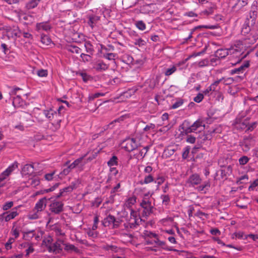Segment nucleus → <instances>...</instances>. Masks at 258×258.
<instances>
[{"label":"nucleus","mask_w":258,"mask_h":258,"mask_svg":"<svg viewBox=\"0 0 258 258\" xmlns=\"http://www.w3.org/2000/svg\"><path fill=\"white\" fill-rule=\"evenodd\" d=\"M140 144L136 139L128 138L122 142L121 146L125 151L131 152L137 149Z\"/></svg>","instance_id":"nucleus-1"},{"label":"nucleus","mask_w":258,"mask_h":258,"mask_svg":"<svg viewBox=\"0 0 258 258\" xmlns=\"http://www.w3.org/2000/svg\"><path fill=\"white\" fill-rule=\"evenodd\" d=\"M121 222V220L120 219H116L114 216L110 214L102 221V224L104 227L111 226L112 229L118 228Z\"/></svg>","instance_id":"nucleus-2"},{"label":"nucleus","mask_w":258,"mask_h":258,"mask_svg":"<svg viewBox=\"0 0 258 258\" xmlns=\"http://www.w3.org/2000/svg\"><path fill=\"white\" fill-rule=\"evenodd\" d=\"M205 128V124L202 120L198 119L192 125L189 127H182L183 133L185 135L189 134L191 133L195 132L196 130L199 128H201V130H204Z\"/></svg>","instance_id":"nucleus-3"},{"label":"nucleus","mask_w":258,"mask_h":258,"mask_svg":"<svg viewBox=\"0 0 258 258\" xmlns=\"http://www.w3.org/2000/svg\"><path fill=\"white\" fill-rule=\"evenodd\" d=\"M141 206L144 209L142 213L143 217H148L153 212V207L150 200H147L146 198L143 199Z\"/></svg>","instance_id":"nucleus-4"},{"label":"nucleus","mask_w":258,"mask_h":258,"mask_svg":"<svg viewBox=\"0 0 258 258\" xmlns=\"http://www.w3.org/2000/svg\"><path fill=\"white\" fill-rule=\"evenodd\" d=\"M63 206L62 202L54 200L49 205L50 210L55 214H59L63 211Z\"/></svg>","instance_id":"nucleus-5"},{"label":"nucleus","mask_w":258,"mask_h":258,"mask_svg":"<svg viewBox=\"0 0 258 258\" xmlns=\"http://www.w3.org/2000/svg\"><path fill=\"white\" fill-rule=\"evenodd\" d=\"M202 182V179L200 176L195 173L190 175L186 181V183L189 184V186H195V185L200 184Z\"/></svg>","instance_id":"nucleus-6"},{"label":"nucleus","mask_w":258,"mask_h":258,"mask_svg":"<svg viewBox=\"0 0 258 258\" xmlns=\"http://www.w3.org/2000/svg\"><path fill=\"white\" fill-rule=\"evenodd\" d=\"M199 132L200 134L197 136V139L199 140L201 143H202L207 140H210L212 139V134L215 133V131L213 130L209 133L201 132V131ZM196 136L198 135L197 133H196Z\"/></svg>","instance_id":"nucleus-7"},{"label":"nucleus","mask_w":258,"mask_h":258,"mask_svg":"<svg viewBox=\"0 0 258 258\" xmlns=\"http://www.w3.org/2000/svg\"><path fill=\"white\" fill-rule=\"evenodd\" d=\"M47 199L44 197L40 199L35 204V210H37V212H41L45 209L47 204Z\"/></svg>","instance_id":"nucleus-8"},{"label":"nucleus","mask_w":258,"mask_h":258,"mask_svg":"<svg viewBox=\"0 0 258 258\" xmlns=\"http://www.w3.org/2000/svg\"><path fill=\"white\" fill-rule=\"evenodd\" d=\"M258 39V33H254L252 32L244 39V43L245 44H254Z\"/></svg>","instance_id":"nucleus-9"},{"label":"nucleus","mask_w":258,"mask_h":258,"mask_svg":"<svg viewBox=\"0 0 258 258\" xmlns=\"http://www.w3.org/2000/svg\"><path fill=\"white\" fill-rule=\"evenodd\" d=\"M243 50V43L241 41H237L235 44L230 48V54H233L236 52H241Z\"/></svg>","instance_id":"nucleus-10"},{"label":"nucleus","mask_w":258,"mask_h":258,"mask_svg":"<svg viewBox=\"0 0 258 258\" xmlns=\"http://www.w3.org/2000/svg\"><path fill=\"white\" fill-rule=\"evenodd\" d=\"M108 64H106L102 60H99L94 65V68L98 72H102L108 69Z\"/></svg>","instance_id":"nucleus-11"},{"label":"nucleus","mask_w":258,"mask_h":258,"mask_svg":"<svg viewBox=\"0 0 258 258\" xmlns=\"http://www.w3.org/2000/svg\"><path fill=\"white\" fill-rule=\"evenodd\" d=\"M51 28V26L47 22L37 23L36 25V30L37 31H40V30L48 31L50 30Z\"/></svg>","instance_id":"nucleus-12"},{"label":"nucleus","mask_w":258,"mask_h":258,"mask_svg":"<svg viewBox=\"0 0 258 258\" xmlns=\"http://www.w3.org/2000/svg\"><path fill=\"white\" fill-rule=\"evenodd\" d=\"M249 66V61L248 60L245 61L244 63L240 67L231 70L230 74L232 75L235 74H239L240 73H243L245 69L248 68Z\"/></svg>","instance_id":"nucleus-13"},{"label":"nucleus","mask_w":258,"mask_h":258,"mask_svg":"<svg viewBox=\"0 0 258 258\" xmlns=\"http://www.w3.org/2000/svg\"><path fill=\"white\" fill-rule=\"evenodd\" d=\"M230 54V48L229 49H219L215 53L216 57L220 58H224L228 55Z\"/></svg>","instance_id":"nucleus-14"},{"label":"nucleus","mask_w":258,"mask_h":258,"mask_svg":"<svg viewBox=\"0 0 258 258\" xmlns=\"http://www.w3.org/2000/svg\"><path fill=\"white\" fill-rule=\"evenodd\" d=\"M256 16V11L255 10H251L249 13L246 22H248V24H250V25L254 24Z\"/></svg>","instance_id":"nucleus-15"},{"label":"nucleus","mask_w":258,"mask_h":258,"mask_svg":"<svg viewBox=\"0 0 258 258\" xmlns=\"http://www.w3.org/2000/svg\"><path fill=\"white\" fill-rule=\"evenodd\" d=\"M34 172V167L32 164H26L22 169L21 173L24 175H31Z\"/></svg>","instance_id":"nucleus-16"},{"label":"nucleus","mask_w":258,"mask_h":258,"mask_svg":"<svg viewBox=\"0 0 258 258\" xmlns=\"http://www.w3.org/2000/svg\"><path fill=\"white\" fill-rule=\"evenodd\" d=\"M2 215H4V218L5 221L8 222L15 218L18 215V213L16 209H13L9 214L7 212L3 213Z\"/></svg>","instance_id":"nucleus-17"},{"label":"nucleus","mask_w":258,"mask_h":258,"mask_svg":"<svg viewBox=\"0 0 258 258\" xmlns=\"http://www.w3.org/2000/svg\"><path fill=\"white\" fill-rule=\"evenodd\" d=\"M222 80L223 79H220L214 82L206 90H205L203 92V93L205 95H207L210 92L214 91L216 89V87H217L219 85V84L222 81Z\"/></svg>","instance_id":"nucleus-18"},{"label":"nucleus","mask_w":258,"mask_h":258,"mask_svg":"<svg viewBox=\"0 0 258 258\" xmlns=\"http://www.w3.org/2000/svg\"><path fill=\"white\" fill-rule=\"evenodd\" d=\"M248 120V117L246 118L244 120H242L238 116L236 118L235 122L237 124H239L241 128H244L245 127H247L249 124Z\"/></svg>","instance_id":"nucleus-19"},{"label":"nucleus","mask_w":258,"mask_h":258,"mask_svg":"<svg viewBox=\"0 0 258 258\" xmlns=\"http://www.w3.org/2000/svg\"><path fill=\"white\" fill-rule=\"evenodd\" d=\"M211 186V184L209 181H205L202 185L197 187V190L199 191L203 192V193H206L207 190H209Z\"/></svg>","instance_id":"nucleus-20"},{"label":"nucleus","mask_w":258,"mask_h":258,"mask_svg":"<svg viewBox=\"0 0 258 258\" xmlns=\"http://www.w3.org/2000/svg\"><path fill=\"white\" fill-rule=\"evenodd\" d=\"M43 113L49 120H51L54 118V116L57 115L56 111L52 110V109H50L49 110H44L43 111Z\"/></svg>","instance_id":"nucleus-21"},{"label":"nucleus","mask_w":258,"mask_h":258,"mask_svg":"<svg viewBox=\"0 0 258 258\" xmlns=\"http://www.w3.org/2000/svg\"><path fill=\"white\" fill-rule=\"evenodd\" d=\"M219 27L218 25H199L194 27L192 30V32H195L196 30L199 29L205 28V29H215Z\"/></svg>","instance_id":"nucleus-22"},{"label":"nucleus","mask_w":258,"mask_h":258,"mask_svg":"<svg viewBox=\"0 0 258 258\" xmlns=\"http://www.w3.org/2000/svg\"><path fill=\"white\" fill-rule=\"evenodd\" d=\"M64 250L66 251H74L77 253L80 252V250L73 244L67 243L64 244Z\"/></svg>","instance_id":"nucleus-23"},{"label":"nucleus","mask_w":258,"mask_h":258,"mask_svg":"<svg viewBox=\"0 0 258 258\" xmlns=\"http://www.w3.org/2000/svg\"><path fill=\"white\" fill-rule=\"evenodd\" d=\"M60 245L57 242H55L51 245L48 246V250L50 252H56L58 250L60 249Z\"/></svg>","instance_id":"nucleus-24"},{"label":"nucleus","mask_w":258,"mask_h":258,"mask_svg":"<svg viewBox=\"0 0 258 258\" xmlns=\"http://www.w3.org/2000/svg\"><path fill=\"white\" fill-rule=\"evenodd\" d=\"M177 70V68L175 66H171L170 68L164 69V75L166 76H169L175 72Z\"/></svg>","instance_id":"nucleus-25"},{"label":"nucleus","mask_w":258,"mask_h":258,"mask_svg":"<svg viewBox=\"0 0 258 258\" xmlns=\"http://www.w3.org/2000/svg\"><path fill=\"white\" fill-rule=\"evenodd\" d=\"M13 105L15 107H18L23 105V101L20 96L18 95L14 98Z\"/></svg>","instance_id":"nucleus-26"},{"label":"nucleus","mask_w":258,"mask_h":258,"mask_svg":"<svg viewBox=\"0 0 258 258\" xmlns=\"http://www.w3.org/2000/svg\"><path fill=\"white\" fill-rule=\"evenodd\" d=\"M40 212H37V210H35V209H33L32 211L29 213L28 215V218L31 220H35L39 218V215Z\"/></svg>","instance_id":"nucleus-27"},{"label":"nucleus","mask_w":258,"mask_h":258,"mask_svg":"<svg viewBox=\"0 0 258 258\" xmlns=\"http://www.w3.org/2000/svg\"><path fill=\"white\" fill-rule=\"evenodd\" d=\"M252 139V137L250 136L245 137L243 139V142L241 143V146L244 147L246 150H249L250 149V144L249 142Z\"/></svg>","instance_id":"nucleus-28"},{"label":"nucleus","mask_w":258,"mask_h":258,"mask_svg":"<svg viewBox=\"0 0 258 258\" xmlns=\"http://www.w3.org/2000/svg\"><path fill=\"white\" fill-rule=\"evenodd\" d=\"M22 33V32L21 30L19 29L18 27H13V28L12 29V35L11 36V37H13V35L15 37H20V34ZM8 37L9 39L10 38V36L8 35Z\"/></svg>","instance_id":"nucleus-29"},{"label":"nucleus","mask_w":258,"mask_h":258,"mask_svg":"<svg viewBox=\"0 0 258 258\" xmlns=\"http://www.w3.org/2000/svg\"><path fill=\"white\" fill-rule=\"evenodd\" d=\"M18 162L15 161L9 166L4 171L9 175L13 171L18 167Z\"/></svg>","instance_id":"nucleus-30"},{"label":"nucleus","mask_w":258,"mask_h":258,"mask_svg":"<svg viewBox=\"0 0 258 258\" xmlns=\"http://www.w3.org/2000/svg\"><path fill=\"white\" fill-rule=\"evenodd\" d=\"M223 79L222 81H223V84L225 85H228L231 84L235 79H241V77L240 76H236L235 78L229 77L227 78H222Z\"/></svg>","instance_id":"nucleus-31"},{"label":"nucleus","mask_w":258,"mask_h":258,"mask_svg":"<svg viewBox=\"0 0 258 258\" xmlns=\"http://www.w3.org/2000/svg\"><path fill=\"white\" fill-rule=\"evenodd\" d=\"M40 0H31L26 4V8L27 9H32L37 6Z\"/></svg>","instance_id":"nucleus-32"},{"label":"nucleus","mask_w":258,"mask_h":258,"mask_svg":"<svg viewBox=\"0 0 258 258\" xmlns=\"http://www.w3.org/2000/svg\"><path fill=\"white\" fill-rule=\"evenodd\" d=\"M67 49L72 53H75L76 54H79L80 53L81 49L78 46L75 45H68L67 47Z\"/></svg>","instance_id":"nucleus-33"},{"label":"nucleus","mask_w":258,"mask_h":258,"mask_svg":"<svg viewBox=\"0 0 258 258\" xmlns=\"http://www.w3.org/2000/svg\"><path fill=\"white\" fill-rule=\"evenodd\" d=\"M153 181V177L151 174H149L148 175L145 176L144 179L143 180L140 181L139 183L141 185H143L144 184L149 183Z\"/></svg>","instance_id":"nucleus-34"},{"label":"nucleus","mask_w":258,"mask_h":258,"mask_svg":"<svg viewBox=\"0 0 258 258\" xmlns=\"http://www.w3.org/2000/svg\"><path fill=\"white\" fill-rule=\"evenodd\" d=\"M248 0H237V2L234 4L233 8L241 9L247 4Z\"/></svg>","instance_id":"nucleus-35"},{"label":"nucleus","mask_w":258,"mask_h":258,"mask_svg":"<svg viewBox=\"0 0 258 258\" xmlns=\"http://www.w3.org/2000/svg\"><path fill=\"white\" fill-rule=\"evenodd\" d=\"M103 57L109 60H114L117 57V54L113 53H103Z\"/></svg>","instance_id":"nucleus-36"},{"label":"nucleus","mask_w":258,"mask_h":258,"mask_svg":"<svg viewBox=\"0 0 258 258\" xmlns=\"http://www.w3.org/2000/svg\"><path fill=\"white\" fill-rule=\"evenodd\" d=\"M41 41L42 43L48 45L51 42V40L47 35L42 34L41 35Z\"/></svg>","instance_id":"nucleus-37"},{"label":"nucleus","mask_w":258,"mask_h":258,"mask_svg":"<svg viewBox=\"0 0 258 258\" xmlns=\"http://www.w3.org/2000/svg\"><path fill=\"white\" fill-rule=\"evenodd\" d=\"M103 249L106 251L111 250L116 252L117 251V247L116 245L106 244L103 246Z\"/></svg>","instance_id":"nucleus-38"},{"label":"nucleus","mask_w":258,"mask_h":258,"mask_svg":"<svg viewBox=\"0 0 258 258\" xmlns=\"http://www.w3.org/2000/svg\"><path fill=\"white\" fill-rule=\"evenodd\" d=\"M118 158L116 156H113L107 162V165L109 167L117 165L118 164Z\"/></svg>","instance_id":"nucleus-39"},{"label":"nucleus","mask_w":258,"mask_h":258,"mask_svg":"<svg viewBox=\"0 0 258 258\" xmlns=\"http://www.w3.org/2000/svg\"><path fill=\"white\" fill-rule=\"evenodd\" d=\"M105 95L104 93H96L95 94H90L88 97V101L90 102L94 100L95 98L103 96Z\"/></svg>","instance_id":"nucleus-40"},{"label":"nucleus","mask_w":258,"mask_h":258,"mask_svg":"<svg viewBox=\"0 0 258 258\" xmlns=\"http://www.w3.org/2000/svg\"><path fill=\"white\" fill-rule=\"evenodd\" d=\"M183 102H184L183 99H182L181 98H177L176 99V101H175V102H174L172 104L171 108L172 109L177 108L179 107L180 106H181L183 104Z\"/></svg>","instance_id":"nucleus-41"},{"label":"nucleus","mask_w":258,"mask_h":258,"mask_svg":"<svg viewBox=\"0 0 258 258\" xmlns=\"http://www.w3.org/2000/svg\"><path fill=\"white\" fill-rule=\"evenodd\" d=\"M85 47L86 49V51L90 54H93L94 52V49L92 45L89 41L86 42L85 43Z\"/></svg>","instance_id":"nucleus-42"},{"label":"nucleus","mask_w":258,"mask_h":258,"mask_svg":"<svg viewBox=\"0 0 258 258\" xmlns=\"http://www.w3.org/2000/svg\"><path fill=\"white\" fill-rule=\"evenodd\" d=\"M245 23L246 24L244 25L241 30V33L244 35L248 34L250 31H251V28L250 27V24H248V22H245Z\"/></svg>","instance_id":"nucleus-43"},{"label":"nucleus","mask_w":258,"mask_h":258,"mask_svg":"<svg viewBox=\"0 0 258 258\" xmlns=\"http://www.w3.org/2000/svg\"><path fill=\"white\" fill-rule=\"evenodd\" d=\"M220 62V59L215 55L214 57L209 60V66H216Z\"/></svg>","instance_id":"nucleus-44"},{"label":"nucleus","mask_w":258,"mask_h":258,"mask_svg":"<svg viewBox=\"0 0 258 258\" xmlns=\"http://www.w3.org/2000/svg\"><path fill=\"white\" fill-rule=\"evenodd\" d=\"M216 6L213 4H211V6H210L208 9H206L204 11L203 13L207 15H210L214 13V10L216 9Z\"/></svg>","instance_id":"nucleus-45"},{"label":"nucleus","mask_w":258,"mask_h":258,"mask_svg":"<svg viewBox=\"0 0 258 258\" xmlns=\"http://www.w3.org/2000/svg\"><path fill=\"white\" fill-rule=\"evenodd\" d=\"M134 43L135 45H138L139 47H142L146 45V42L142 38H138L135 40Z\"/></svg>","instance_id":"nucleus-46"},{"label":"nucleus","mask_w":258,"mask_h":258,"mask_svg":"<svg viewBox=\"0 0 258 258\" xmlns=\"http://www.w3.org/2000/svg\"><path fill=\"white\" fill-rule=\"evenodd\" d=\"M120 187V184L118 183L117 185L114 186L111 191V195L110 197V199L112 200V203L113 202V198L115 196L114 194L117 191L118 189Z\"/></svg>","instance_id":"nucleus-47"},{"label":"nucleus","mask_w":258,"mask_h":258,"mask_svg":"<svg viewBox=\"0 0 258 258\" xmlns=\"http://www.w3.org/2000/svg\"><path fill=\"white\" fill-rule=\"evenodd\" d=\"M136 27L141 30H144L146 29V24L143 21H138L136 23Z\"/></svg>","instance_id":"nucleus-48"},{"label":"nucleus","mask_w":258,"mask_h":258,"mask_svg":"<svg viewBox=\"0 0 258 258\" xmlns=\"http://www.w3.org/2000/svg\"><path fill=\"white\" fill-rule=\"evenodd\" d=\"M186 135V141L187 143H190V144H194L195 143L196 138H197V137L191 135Z\"/></svg>","instance_id":"nucleus-49"},{"label":"nucleus","mask_w":258,"mask_h":258,"mask_svg":"<svg viewBox=\"0 0 258 258\" xmlns=\"http://www.w3.org/2000/svg\"><path fill=\"white\" fill-rule=\"evenodd\" d=\"M82 158H80L75 160L72 164H71L69 166L70 167V168L72 169L75 168L76 166H77L82 162Z\"/></svg>","instance_id":"nucleus-50"},{"label":"nucleus","mask_w":258,"mask_h":258,"mask_svg":"<svg viewBox=\"0 0 258 258\" xmlns=\"http://www.w3.org/2000/svg\"><path fill=\"white\" fill-rule=\"evenodd\" d=\"M80 75L82 77L83 81L85 83L87 82L88 81L92 79L90 76L88 75L85 73H80Z\"/></svg>","instance_id":"nucleus-51"},{"label":"nucleus","mask_w":258,"mask_h":258,"mask_svg":"<svg viewBox=\"0 0 258 258\" xmlns=\"http://www.w3.org/2000/svg\"><path fill=\"white\" fill-rule=\"evenodd\" d=\"M137 225V220L136 218H134V222H129L128 223L125 224V226L126 228H134L136 227Z\"/></svg>","instance_id":"nucleus-52"},{"label":"nucleus","mask_w":258,"mask_h":258,"mask_svg":"<svg viewBox=\"0 0 258 258\" xmlns=\"http://www.w3.org/2000/svg\"><path fill=\"white\" fill-rule=\"evenodd\" d=\"M161 199L162 200L163 204L167 205L170 201V198L167 195H163L161 196Z\"/></svg>","instance_id":"nucleus-53"},{"label":"nucleus","mask_w":258,"mask_h":258,"mask_svg":"<svg viewBox=\"0 0 258 258\" xmlns=\"http://www.w3.org/2000/svg\"><path fill=\"white\" fill-rule=\"evenodd\" d=\"M198 66L200 67H204L209 66V60L208 59H204L198 62Z\"/></svg>","instance_id":"nucleus-54"},{"label":"nucleus","mask_w":258,"mask_h":258,"mask_svg":"<svg viewBox=\"0 0 258 258\" xmlns=\"http://www.w3.org/2000/svg\"><path fill=\"white\" fill-rule=\"evenodd\" d=\"M249 161V158L245 156H243L242 157L240 158L239 159V162L240 165H245Z\"/></svg>","instance_id":"nucleus-55"},{"label":"nucleus","mask_w":258,"mask_h":258,"mask_svg":"<svg viewBox=\"0 0 258 258\" xmlns=\"http://www.w3.org/2000/svg\"><path fill=\"white\" fill-rule=\"evenodd\" d=\"M204 99V95L202 93H199L194 99V101L197 103L201 102Z\"/></svg>","instance_id":"nucleus-56"},{"label":"nucleus","mask_w":258,"mask_h":258,"mask_svg":"<svg viewBox=\"0 0 258 258\" xmlns=\"http://www.w3.org/2000/svg\"><path fill=\"white\" fill-rule=\"evenodd\" d=\"M149 149V146H146L143 149L141 150L139 152V155L142 157L144 158L145 155H146L147 153L148 152V150Z\"/></svg>","instance_id":"nucleus-57"},{"label":"nucleus","mask_w":258,"mask_h":258,"mask_svg":"<svg viewBox=\"0 0 258 258\" xmlns=\"http://www.w3.org/2000/svg\"><path fill=\"white\" fill-rule=\"evenodd\" d=\"M145 236L149 237L150 238L154 237L156 239L158 237V235L156 233H153L150 231H145L144 232Z\"/></svg>","instance_id":"nucleus-58"},{"label":"nucleus","mask_w":258,"mask_h":258,"mask_svg":"<svg viewBox=\"0 0 258 258\" xmlns=\"http://www.w3.org/2000/svg\"><path fill=\"white\" fill-rule=\"evenodd\" d=\"M15 239L13 238H10L8 242L5 244V247L7 249H10L12 248L11 244L14 242Z\"/></svg>","instance_id":"nucleus-59"},{"label":"nucleus","mask_w":258,"mask_h":258,"mask_svg":"<svg viewBox=\"0 0 258 258\" xmlns=\"http://www.w3.org/2000/svg\"><path fill=\"white\" fill-rule=\"evenodd\" d=\"M257 124V123L256 121L253 122L251 123H249L246 131H252L254 128L256 127Z\"/></svg>","instance_id":"nucleus-60"},{"label":"nucleus","mask_w":258,"mask_h":258,"mask_svg":"<svg viewBox=\"0 0 258 258\" xmlns=\"http://www.w3.org/2000/svg\"><path fill=\"white\" fill-rule=\"evenodd\" d=\"M13 202H8L6 203L4 206H3V210L5 211L8 210L9 209H10L13 206Z\"/></svg>","instance_id":"nucleus-61"},{"label":"nucleus","mask_w":258,"mask_h":258,"mask_svg":"<svg viewBox=\"0 0 258 258\" xmlns=\"http://www.w3.org/2000/svg\"><path fill=\"white\" fill-rule=\"evenodd\" d=\"M243 235L244 233L243 232L239 231L237 232H235L233 234L232 238L234 239L235 236L236 238L242 239L243 238Z\"/></svg>","instance_id":"nucleus-62"},{"label":"nucleus","mask_w":258,"mask_h":258,"mask_svg":"<svg viewBox=\"0 0 258 258\" xmlns=\"http://www.w3.org/2000/svg\"><path fill=\"white\" fill-rule=\"evenodd\" d=\"M37 75L40 77H46L47 75V71L45 70H40L37 71Z\"/></svg>","instance_id":"nucleus-63"},{"label":"nucleus","mask_w":258,"mask_h":258,"mask_svg":"<svg viewBox=\"0 0 258 258\" xmlns=\"http://www.w3.org/2000/svg\"><path fill=\"white\" fill-rule=\"evenodd\" d=\"M257 186H258V179H255L252 183H251L248 187V190H253L254 188Z\"/></svg>","instance_id":"nucleus-64"}]
</instances>
